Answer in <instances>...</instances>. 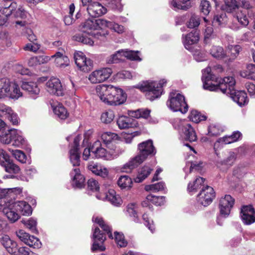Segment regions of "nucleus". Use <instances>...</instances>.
<instances>
[{
	"mask_svg": "<svg viewBox=\"0 0 255 255\" xmlns=\"http://www.w3.org/2000/svg\"><path fill=\"white\" fill-rule=\"evenodd\" d=\"M202 80L204 89L211 91H220L230 96L240 106H244L248 102L245 91L236 90V81L233 77H226L219 80L212 75L211 68L208 67L202 70Z\"/></svg>",
	"mask_w": 255,
	"mask_h": 255,
	"instance_id": "obj_1",
	"label": "nucleus"
},
{
	"mask_svg": "<svg viewBox=\"0 0 255 255\" xmlns=\"http://www.w3.org/2000/svg\"><path fill=\"white\" fill-rule=\"evenodd\" d=\"M102 20H104V19H88L86 20L81 24L80 28L81 31L83 33L76 34L75 36V40L89 45H92L94 41L87 34L103 40L108 34V32L103 30H101L100 31H97L99 26L100 25H102L101 21Z\"/></svg>",
	"mask_w": 255,
	"mask_h": 255,
	"instance_id": "obj_2",
	"label": "nucleus"
},
{
	"mask_svg": "<svg viewBox=\"0 0 255 255\" xmlns=\"http://www.w3.org/2000/svg\"><path fill=\"white\" fill-rule=\"evenodd\" d=\"M138 154L126 163L122 168V171L130 173L132 170L142 163L148 156L155 154L156 149L152 140L148 139L138 144Z\"/></svg>",
	"mask_w": 255,
	"mask_h": 255,
	"instance_id": "obj_3",
	"label": "nucleus"
},
{
	"mask_svg": "<svg viewBox=\"0 0 255 255\" xmlns=\"http://www.w3.org/2000/svg\"><path fill=\"white\" fill-rule=\"evenodd\" d=\"M3 214L11 222H15L20 218V214L29 216L32 213L31 206L24 201H16L6 203L2 209Z\"/></svg>",
	"mask_w": 255,
	"mask_h": 255,
	"instance_id": "obj_4",
	"label": "nucleus"
},
{
	"mask_svg": "<svg viewBox=\"0 0 255 255\" xmlns=\"http://www.w3.org/2000/svg\"><path fill=\"white\" fill-rule=\"evenodd\" d=\"M92 220L98 224L105 233L102 232L99 228H95L93 235L94 243L91 250L93 252L97 251H104L106 248L102 244L106 239V233L108 235L110 238H113L111 227L103 220L102 218L93 217Z\"/></svg>",
	"mask_w": 255,
	"mask_h": 255,
	"instance_id": "obj_5",
	"label": "nucleus"
},
{
	"mask_svg": "<svg viewBox=\"0 0 255 255\" xmlns=\"http://www.w3.org/2000/svg\"><path fill=\"white\" fill-rule=\"evenodd\" d=\"M107 151L102 146L100 141L97 140L92 145V158H104L110 160L117 157L125 151V148L122 147H112L108 148Z\"/></svg>",
	"mask_w": 255,
	"mask_h": 255,
	"instance_id": "obj_6",
	"label": "nucleus"
},
{
	"mask_svg": "<svg viewBox=\"0 0 255 255\" xmlns=\"http://www.w3.org/2000/svg\"><path fill=\"white\" fill-rule=\"evenodd\" d=\"M166 83V81L162 79L159 81H146L140 85L139 89L142 92H146L145 96L147 99L153 101L158 98L162 93V87Z\"/></svg>",
	"mask_w": 255,
	"mask_h": 255,
	"instance_id": "obj_7",
	"label": "nucleus"
},
{
	"mask_svg": "<svg viewBox=\"0 0 255 255\" xmlns=\"http://www.w3.org/2000/svg\"><path fill=\"white\" fill-rule=\"evenodd\" d=\"M0 140L4 144L11 143L12 146L19 147L24 144L25 140L21 132L15 128L0 131Z\"/></svg>",
	"mask_w": 255,
	"mask_h": 255,
	"instance_id": "obj_8",
	"label": "nucleus"
},
{
	"mask_svg": "<svg viewBox=\"0 0 255 255\" xmlns=\"http://www.w3.org/2000/svg\"><path fill=\"white\" fill-rule=\"evenodd\" d=\"M8 97L13 99H17L22 96L18 86L11 82L7 78L0 79V97Z\"/></svg>",
	"mask_w": 255,
	"mask_h": 255,
	"instance_id": "obj_9",
	"label": "nucleus"
},
{
	"mask_svg": "<svg viewBox=\"0 0 255 255\" xmlns=\"http://www.w3.org/2000/svg\"><path fill=\"white\" fill-rule=\"evenodd\" d=\"M122 91V89L111 85H100L96 88L97 95L101 100L108 105L115 102L114 97Z\"/></svg>",
	"mask_w": 255,
	"mask_h": 255,
	"instance_id": "obj_10",
	"label": "nucleus"
},
{
	"mask_svg": "<svg viewBox=\"0 0 255 255\" xmlns=\"http://www.w3.org/2000/svg\"><path fill=\"white\" fill-rule=\"evenodd\" d=\"M166 104L168 107L174 112L180 111L185 114L188 111V106L185 102V97L179 93H170Z\"/></svg>",
	"mask_w": 255,
	"mask_h": 255,
	"instance_id": "obj_11",
	"label": "nucleus"
},
{
	"mask_svg": "<svg viewBox=\"0 0 255 255\" xmlns=\"http://www.w3.org/2000/svg\"><path fill=\"white\" fill-rule=\"evenodd\" d=\"M215 197L214 189L208 185L203 186L197 195L198 202L204 207L210 204Z\"/></svg>",
	"mask_w": 255,
	"mask_h": 255,
	"instance_id": "obj_12",
	"label": "nucleus"
},
{
	"mask_svg": "<svg viewBox=\"0 0 255 255\" xmlns=\"http://www.w3.org/2000/svg\"><path fill=\"white\" fill-rule=\"evenodd\" d=\"M74 58L77 67L85 72L90 71L93 67V63L91 59L86 57L85 55L81 51L74 53Z\"/></svg>",
	"mask_w": 255,
	"mask_h": 255,
	"instance_id": "obj_13",
	"label": "nucleus"
},
{
	"mask_svg": "<svg viewBox=\"0 0 255 255\" xmlns=\"http://www.w3.org/2000/svg\"><path fill=\"white\" fill-rule=\"evenodd\" d=\"M16 236L18 239L30 247L34 249H39L41 247V243L39 240L33 236L30 235L22 230L16 232Z\"/></svg>",
	"mask_w": 255,
	"mask_h": 255,
	"instance_id": "obj_14",
	"label": "nucleus"
},
{
	"mask_svg": "<svg viewBox=\"0 0 255 255\" xmlns=\"http://www.w3.org/2000/svg\"><path fill=\"white\" fill-rule=\"evenodd\" d=\"M113 71L110 68H105L93 71L89 76V80L93 84L105 81L111 75Z\"/></svg>",
	"mask_w": 255,
	"mask_h": 255,
	"instance_id": "obj_15",
	"label": "nucleus"
},
{
	"mask_svg": "<svg viewBox=\"0 0 255 255\" xmlns=\"http://www.w3.org/2000/svg\"><path fill=\"white\" fill-rule=\"evenodd\" d=\"M0 164L7 172L16 173L20 170L19 167L12 162L8 155L3 149H0Z\"/></svg>",
	"mask_w": 255,
	"mask_h": 255,
	"instance_id": "obj_16",
	"label": "nucleus"
},
{
	"mask_svg": "<svg viewBox=\"0 0 255 255\" xmlns=\"http://www.w3.org/2000/svg\"><path fill=\"white\" fill-rule=\"evenodd\" d=\"M80 137L78 135L74 138L73 145L69 151L70 160L73 166H78L80 164V152L79 142Z\"/></svg>",
	"mask_w": 255,
	"mask_h": 255,
	"instance_id": "obj_17",
	"label": "nucleus"
},
{
	"mask_svg": "<svg viewBox=\"0 0 255 255\" xmlns=\"http://www.w3.org/2000/svg\"><path fill=\"white\" fill-rule=\"evenodd\" d=\"M235 203L234 199L229 195H226L221 198L219 202L220 214L224 217H227L230 213L231 209Z\"/></svg>",
	"mask_w": 255,
	"mask_h": 255,
	"instance_id": "obj_18",
	"label": "nucleus"
},
{
	"mask_svg": "<svg viewBox=\"0 0 255 255\" xmlns=\"http://www.w3.org/2000/svg\"><path fill=\"white\" fill-rule=\"evenodd\" d=\"M240 216L245 225H249L255 222V210L252 205L243 206Z\"/></svg>",
	"mask_w": 255,
	"mask_h": 255,
	"instance_id": "obj_19",
	"label": "nucleus"
},
{
	"mask_svg": "<svg viewBox=\"0 0 255 255\" xmlns=\"http://www.w3.org/2000/svg\"><path fill=\"white\" fill-rule=\"evenodd\" d=\"M47 91L50 93L57 96H63L64 89L60 80L57 78L53 77L46 83Z\"/></svg>",
	"mask_w": 255,
	"mask_h": 255,
	"instance_id": "obj_20",
	"label": "nucleus"
},
{
	"mask_svg": "<svg viewBox=\"0 0 255 255\" xmlns=\"http://www.w3.org/2000/svg\"><path fill=\"white\" fill-rule=\"evenodd\" d=\"M89 14L93 17H98L107 12V8L97 1H95L87 7Z\"/></svg>",
	"mask_w": 255,
	"mask_h": 255,
	"instance_id": "obj_21",
	"label": "nucleus"
},
{
	"mask_svg": "<svg viewBox=\"0 0 255 255\" xmlns=\"http://www.w3.org/2000/svg\"><path fill=\"white\" fill-rule=\"evenodd\" d=\"M119 138L117 134L111 132H106L101 135V138L107 148L112 147H120L115 144L116 140Z\"/></svg>",
	"mask_w": 255,
	"mask_h": 255,
	"instance_id": "obj_22",
	"label": "nucleus"
},
{
	"mask_svg": "<svg viewBox=\"0 0 255 255\" xmlns=\"http://www.w3.org/2000/svg\"><path fill=\"white\" fill-rule=\"evenodd\" d=\"M21 87L23 90L26 91L34 99L40 93V88L36 83L33 82H23Z\"/></svg>",
	"mask_w": 255,
	"mask_h": 255,
	"instance_id": "obj_23",
	"label": "nucleus"
},
{
	"mask_svg": "<svg viewBox=\"0 0 255 255\" xmlns=\"http://www.w3.org/2000/svg\"><path fill=\"white\" fill-rule=\"evenodd\" d=\"M70 175L73 180V185L77 188H81L84 185L85 178L80 173L79 168H74L70 172Z\"/></svg>",
	"mask_w": 255,
	"mask_h": 255,
	"instance_id": "obj_24",
	"label": "nucleus"
},
{
	"mask_svg": "<svg viewBox=\"0 0 255 255\" xmlns=\"http://www.w3.org/2000/svg\"><path fill=\"white\" fill-rule=\"evenodd\" d=\"M0 242L7 251L10 254H15L17 250V244L11 240L9 236L4 235L0 238Z\"/></svg>",
	"mask_w": 255,
	"mask_h": 255,
	"instance_id": "obj_25",
	"label": "nucleus"
},
{
	"mask_svg": "<svg viewBox=\"0 0 255 255\" xmlns=\"http://www.w3.org/2000/svg\"><path fill=\"white\" fill-rule=\"evenodd\" d=\"M117 124L120 129H126L136 127L137 122L133 119L122 116L117 120Z\"/></svg>",
	"mask_w": 255,
	"mask_h": 255,
	"instance_id": "obj_26",
	"label": "nucleus"
},
{
	"mask_svg": "<svg viewBox=\"0 0 255 255\" xmlns=\"http://www.w3.org/2000/svg\"><path fill=\"white\" fill-rule=\"evenodd\" d=\"M199 34L195 30L188 33L183 39V43L185 48L191 50L192 45L196 43L199 40Z\"/></svg>",
	"mask_w": 255,
	"mask_h": 255,
	"instance_id": "obj_27",
	"label": "nucleus"
},
{
	"mask_svg": "<svg viewBox=\"0 0 255 255\" xmlns=\"http://www.w3.org/2000/svg\"><path fill=\"white\" fill-rule=\"evenodd\" d=\"M88 168L95 174L105 178L108 175V171L107 168L102 167L97 163L91 162L89 163Z\"/></svg>",
	"mask_w": 255,
	"mask_h": 255,
	"instance_id": "obj_28",
	"label": "nucleus"
},
{
	"mask_svg": "<svg viewBox=\"0 0 255 255\" xmlns=\"http://www.w3.org/2000/svg\"><path fill=\"white\" fill-rule=\"evenodd\" d=\"M190 0H169L170 6L175 10H187L191 7Z\"/></svg>",
	"mask_w": 255,
	"mask_h": 255,
	"instance_id": "obj_29",
	"label": "nucleus"
},
{
	"mask_svg": "<svg viewBox=\"0 0 255 255\" xmlns=\"http://www.w3.org/2000/svg\"><path fill=\"white\" fill-rule=\"evenodd\" d=\"M182 130L184 135V138L186 140L193 142L197 140L196 132L190 124H185L182 126Z\"/></svg>",
	"mask_w": 255,
	"mask_h": 255,
	"instance_id": "obj_30",
	"label": "nucleus"
},
{
	"mask_svg": "<svg viewBox=\"0 0 255 255\" xmlns=\"http://www.w3.org/2000/svg\"><path fill=\"white\" fill-rule=\"evenodd\" d=\"M97 197L99 199H106L115 206H118L121 202V198L116 195L115 191L113 189L109 190L107 193L103 195V197H99L97 196Z\"/></svg>",
	"mask_w": 255,
	"mask_h": 255,
	"instance_id": "obj_31",
	"label": "nucleus"
},
{
	"mask_svg": "<svg viewBox=\"0 0 255 255\" xmlns=\"http://www.w3.org/2000/svg\"><path fill=\"white\" fill-rule=\"evenodd\" d=\"M51 57L55 58V62L57 67L65 68L69 65L70 61L68 57L64 55L62 52H57Z\"/></svg>",
	"mask_w": 255,
	"mask_h": 255,
	"instance_id": "obj_32",
	"label": "nucleus"
},
{
	"mask_svg": "<svg viewBox=\"0 0 255 255\" xmlns=\"http://www.w3.org/2000/svg\"><path fill=\"white\" fill-rule=\"evenodd\" d=\"M12 0H1L0 7L3 8V12L5 13L6 16L10 15L15 9L16 4L12 2Z\"/></svg>",
	"mask_w": 255,
	"mask_h": 255,
	"instance_id": "obj_33",
	"label": "nucleus"
},
{
	"mask_svg": "<svg viewBox=\"0 0 255 255\" xmlns=\"http://www.w3.org/2000/svg\"><path fill=\"white\" fill-rule=\"evenodd\" d=\"M205 179L203 177H198L194 181L193 183L190 182L188 184L187 189L189 192H196L199 189L200 190L203 186Z\"/></svg>",
	"mask_w": 255,
	"mask_h": 255,
	"instance_id": "obj_34",
	"label": "nucleus"
},
{
	"mask_svg": "<svg viewBox=\"0 0 255 255\" xmlns=\"http://www.w3.org/2000/svg\"><path fill=\"white\" fill-rule=\"evenodd\" d=\"M1 111L6 118L13 125H16L18 123L17 115L14 113L11 108L4 107L2 108Z\"/></svg>",
	"mask_w": 255,
	"mask_h": 255,
	"instance_id": "obj_35",
	"label": "nucleus"
},
{
	"mask_svg": "<svg viewBox=\"0 0 255 255\" xmlns=\"http://www.w3.org/2000/svg\"><path fill=\"white\" fill-rule=\"evenodd\" d=\"M209 52L213 58L218 60L223 59L226 57L225 51L223 48L220 46H212Z\"/></svg>",
	"mask_w": 255,
	"mask_h": 255,
	"instance_id": "obj_36",
	"label": "nucleus"
},
{
	"mask_svg": "<svg viewBox=\"0 0 255 255\" xmlns=\"http://www.w3.org/2000/svg\"><path fill=\"white\" fill-rule=\"evenodd\" d=\"M237 158V154L233 151H230L227 157L224 160L217 162V166L225 165L227 168L232 166Z\"/></svg>",
	"mask_w": 255,
	"mask_h": 255,
	"instance_id": "obj_37",
	"label": "nucleus"
},
{
	"mask_svg": "<svg viewBox=\"0 0 255 255\" xmlns=\"http://www.w3.org/2000/svg\"><path fill=\"white\" fill-rule=\"evenodd\" d=\"M124 50H120L108 57L106 62L108 64L118 63L125 60Z\"/></svg>",
	"mask_w": 255,
	"mask_h": 255,
	"instance_id": "obj_38",
	"label": "nucleus"
},
{
	"mask_svg": "<svg viewBox=\"0 0 255 255\" xmlns=\"http://www.w3.org/2000/svg\"><path fill=\"white\" fill-rule=\"evenodd\" d=\"M151 171L152 169L149 166L142 167L139 169L136 177L134 178V181L136 183L141 182L150 174Z\"/></svg>",
	"mask_w": 255,
	"mask_h": 255,
	"instance_id": "obj_39",
	"label": "nucleus"
},
{
	"mask_svg": "<svg viewBox=\"0 0 255 255\" xmlns=\"http://www.w3.org/2000/svg\"><path fill=\"white\" fill-rule=\"evenodd\" d=\"M102 26L109 27L118 33H122L124 31V26L118 23L104 19L101 21Z\"/></svg>",
	"mask_w": 255,
	"mask_h": 255,
	"instance_id": "obj_40",
	"label": "nucleus"
},
{
	"mask_svg": "<svg viewBox=\"0 0 255 255\" xmlns=\"http://www.w3.org/2000/svg\"><path fill=\"white\" fill-rule=\"evenodd\" d=\"M255 67L253 65H248L246 70L241 72V76L248 79L255 80Z\"/></svg>",
	"mask_w": 255,
	"mask_h": 255,
	"instance_id": "obj_41",
	"label": "nucleus"
},
{
	"mask_svg": "<svg viewBox=\"0 0 255 255\" xmlns=\"http://www.w3.org/2000/svg\"><path fill=\"white\" fill-rule=\"evenodd\" d=\"M132 181L128 175L121 176L118 179V184L123 189H129L131 187Z\"/></svg>",
	"mask_w": 255,
	"mask_h": 255,
	"instance_id": "obj_42",
	"label": "nucleus"
},
{
	"mask_svg": "<svg viewBox=\"0 0 255 255\" xmlns=\"http://www.w3.org/2000/svg\"><path fill=\"white\" fill-rule=\"evenodd\" d=\"M239 4L236 0H224L223 9L228 12H232L238 8Z\"/></svg>",
	"mask_w": 255,
	"mask_h": 255,
	"instance_id": "obj_43",
	"label": "nucleus"
},
{
	"mask_svg": "<svg viewBox=\"0 0 255 255\" xmlns=\"http://www.w3.org/2000/svg\"><path fill=\"white\" fill-rule=\"evenodd\" d=\"M165 189V184L163 182H159L157 183L145 186V190L152 192H157L160 191L164 190Z\"/></svg>",
	"mask_w": 255,
	"mask_h": 255,
	"instance_id": "obj_44",
	"label": "nucleus"
},
{
	"mask_svg": "<svg viewBox=\"0 0 255 255\" xmlns=\"http://www.w3.org/2000/svg\"><path fill=\"white\" fill-rule=\"evenodd\" d=\"M139 52L138 51H132L124 50V58L128 59L133 61H141V58L139 56Z\"/></svg>",
	"mask_w": 255,
	"mask_h": 255,
	"instance_id": "obj_45",
	"label": "nucleus"
},
{
	"mask_svg": "<svg viewBox=\"0 0 255 255\" xmlns=\"http://www.w3.org/2000/svg\"><path fill=\"white\" fill-rule=\"evenodd\" d=\"M53 111L55 114L62 120L66 119L68 115L67 110L61 105H59L55 107Z\"/></svg>",
	"mask_w": 255,
	"mask_h": 255,
	"instance_id": "obj_46",
	"label": "nucleus"
},
{
	"mask_svg": "<svg viewBox=\"0 0 255 255\" xmlns=\"http://www.w3.org/2000/svg\"><path fill=\"white\" fill-rule=\"evenodd\" d=\"M190 119L192 122L198 123L201 121H205L207 119L206 116L202 115L196 110H192L190 115Z\"/></svg>",
	"mask_w": 255,
	"mask_h": 255,
	"instance_id": "obj_47",
	"label": "nucleus"
},
{
	"mask_svg": "<svg viewBox=\"0 0 255 255\" xmlns=\"http://www.w3.org/2000/svg\"><path fill=\"white\" fill-rule=\"evenodd\" d=\"M114 118V112L112 110H108L101 115V120L105 124H109L113 121Z\"/></svg>",
	"mask_w": 255,
	"mask_h": 255,
	"instance_id": "obj_48",
	"label": "nucleus"
},
{
	"mask_svg": "<svg viewBox=\"0 0 255 255\" xmlns=\"http://www.w3.org/2000/svg\"><path fill=\"white\" fill-rule=\"evenodd\" d=\"M127 94L126 93L122 91L121 92L119 93L117 95H115L114 97L115 102L113 103H110V105H120L123 104L127 100Z\"/></svg>",
	"mask_w": 255,
	"mask_h": 255,
	"instance_id": "obj_49",
	"label": "nucleus"
},
{
	"mask_svg": "<svg viewBox=\"0 0 255 255\" xmlns=\"http://www.w3.org/2000/svg\"><path fill=\"white\" fill-rule=\"evenodd\" d=\"M223 131V129L218 125L212 124L208 127V135L218 136Z\"/></svg>",
	"mask_w": 255,
	"mask_h": 255,
	"instance_id": "obj_50",
	"label": "nucleus"
},
{
	"mask_svg": "<svg viewBox=\"0 0 255 255\" xmlns=\"http://www.w3.org/2000/svg\"><path fill=\"white\" fill-rule=\"evenodd\" d=\"M147 199L150 201V202L156 206H161L163 204L165 201L164 196H156L152 195L147 196Z\"/></svg>",
	"mask_w": 255,
	"mask_h": 255,
	"instance_id": "obj_51",
	"label": "nucleus"
},
{
	"mask_svg": "<svg viewBox=\"0 0 255 255\" xmlns=\"http://www.w3.org/2000/svg\"><path fill=\"white\" fill-rule=\"evenodd\" d=\"M8 150L18 161L22 163L26 162V155L22 151L19 150H11L10 148H9Z\"/></svg>",
	"mask_w": 255,
	"mask_h": 255,
	"instance_id": "obj_52",
	"label": "nucleus"
},
{
	"mask_svg": "<svg viewBox=\"0 0 255 255\" xmlns=\"http://www.w3.org/2000/svg\"><path fill=\"white\" fill-rule=\"evenodd\" d=\"M115 239L118 245L121 248L127 246L128 243L125 239L124 235L117 232L114 233Z\"/></svg>",
	"mask_w": 255,
	"mask_h": 255,
	"instance_id": "obj_53",
	"label": "nucleus"
},
{
	"mask_svg": "<svg viewBox=\"0 0 255 255\" xmlns=\"http://www.w3.org/2000/svg\"><path fill=\"white\" fill-rule=\"evenodd\" d=\"M227 21L226 14L222 12L220 14L214 16L213 23L218 25H222Z\"/></svg>",
	"mask_w": 255,
	"mask_h": 255,
	"instance_id": "obj_54",
	"label": "nucleus"
},
{
	"mask_svg": "<svg viewBox=\"0 0 255 255\" xmlns=\"http://www.w3.org/2000/svg\"><path fill=\"white\" fill-rule=\"evenodd\" d=\"M200 7L201 12L205 15H208L211 9L210 2L206 0H203L201 1Z\"/></svg>",
	"mask_w": 255,
	"mask_h": 255,
	"instance_id": "obj_55",
	"label": "nucleus"
},
{
	"mask_svg": "<svg viewBox=\"0 0 255 255\" xmlns=\"http://www.w3.org/2000/svg\"><path fill=\"white\" fill-rule=\"evenodd\" d=\"M200 22L199 17L198 15L193 14L187 22V25L190 28H196L199 25Z\"/></svg>",
	"mask_w": 255,
	"mask_h": 255,
	"instance_id": "obj_56",
	"label": "nucleus"
},
{
	"mask_svg": "<svg viewBox=\"0 0 255 255\" xmlns=\"http://www.w3.org/2000/svg\"><path fill=\"white\" fill-rule=\"evenodd\" d=\"M150 113V111L148 109H138L134 112V115L132 116L137 119L140 118L147 119Z\"/></svg>",
	"mask_w": 255,
	"mask_h": 255,
	"instance_id": "obj_57",
	"label": "nucleus"
},
{
	"mask_svg": "<svg viewBox=\"0 0 255 255\" xmlns=\"http://www.w3.org/2000/svg\"><path fill=\"white\" fill-rule=\"evenodd\" d=\"M26 227L33 233H37L36 221L33 219H30L24 223Z\"/></svg>",
	"mask_w": 255,
	"mask_h": 255,
	"instance_id": "obj_58",
	"label": "nucleus"
},
{
	"mask_svg": "<svg viewBox=\"0 0 255 255\" xmlns=\"http://www.w3.org/2000/svg\"><path fill=\"white\" fill-rule=\"evenodd\" d=\"M87 184L88 188L91 190L97 191L99 190V184L96 180L91 178L88 180Z\"/></svg>",
	"mask_w": 255,
	"mask_h": 255,
	"instance_id": "obj_59",
	"label": "nucleus"
},
{
	"mask_svg": "<svg viewBox=\"0 0 255 255\" xmlns=\"http://www.w3.org/2000/svg\"><path fill=\"white\" fill-rule=\"evenodd\" d=\"M235 18L243 26H247L249 23V21L247 16L242 13H238L236 16H235Z\"/></svg>",
	"mask_w": 255,
	"mask_h": 255,
	"instance_id": "obj_60",
	"label": "nucleus"
},
{
	"mask_svg": "<svg viewBox=\"0 0 255 255\" xmlns=\"http://www.w3.org/2000/svg\"><path fill=\"white\" fill-rule=\"evenodd\" d=\"M241 49L240 45L231 46L230 48L231 51V57L229 59V60L232 61L234 60L239 54Z\"/></svg>",
	"mask_w": 255,
	"mask_h": 255,
	"instance_id": "obj_61",
	"label": "nucleus"
},
{
	"mask_svg": "<svg viewBox=\"0 0 255 255\" xmlns=\"http://www.w3.org/2000/svg\"><path fill=\"white\" fill-rule=\"evenodd\" d=\"M194 58L198 62L203 61L207 59L205 52L201 50H197L194 53Z\"/></svg>",
	"mask_w": 255,
	"mask_h": 255,
	"instance_id": "obj_62",
	"label": "nucleus"
},
{
	"mask_svg": "<svg viewBox=\"0 0 255 255\" xmlns=\"http://www.w3.org/2000/svg\"><path fill=\"white\" fill-rule=\"evenodd\" d=\"M246 88L250 96L253 98H255V85L251 83H247Z\"/></svg>",
	"mask_w": 255,
	"mask_h": 255,
	"instance_id": "obj_63",
	"label": "nucleus"
},
{
	"mask_svg": "<svg viewBox=\"0 0 255 255\" xmlns=\"http://www.w3.org/2000/svg\"><path fill=\"white\" fill-rule=\"evenodd\" d=\"M18 252L19 255H38L30 251L29 249L26 247H21L19 248Z\"/></svg>",
	"mask_w": 255,
	"mask_h": 255,
	"instance_id": "obj_64",
	"label": "nucleus"
}]
</instances>
